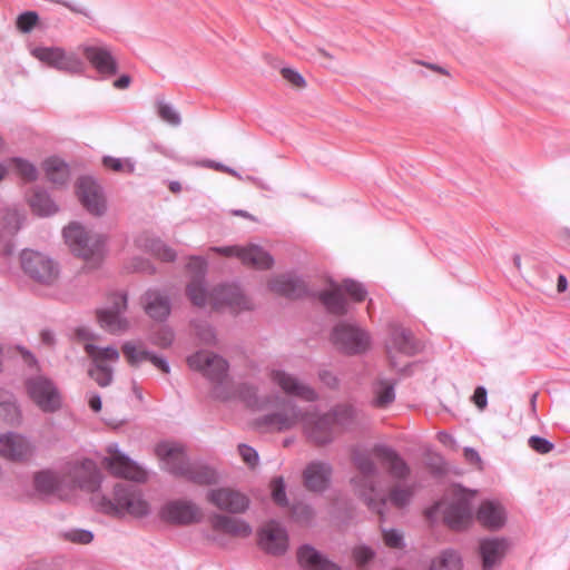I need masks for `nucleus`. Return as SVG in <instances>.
<instances>
[{"mask_svg":"<svg viewBox=\"0 0 570 570\" xmlns=\"http://www.w3.org/2000/svg\"><path fill=\"white\" fill-rule=\"evenodd\" d=\"M187 364L193 371L202 373V375L213 384L212 394L220 401H228L236 395L253 410H264L269 402L268 397H261L254 386L242 384L234 392L228 382V362L220 355L208 352L198 351L187 357Z\"/></svg>","mask_w":570,"mask_h":570,"instance_id":"f257e3e1","label":"nucleus"},{"mask_svg":"<svg viewBox=\"0 0 570 570\" xmlns=\"http://www.w3.org/2000/svg\"><path fill=\"white\" fill-rule=\"evenodd\" d=\"M297 423L303 424L307 440L316 445H326L334 441L335 432L331 415L327 413L303 412L294 402H284L281 411L266 414L257 420L258 426L277 431H287Z\"/></svg>","mask_w":570,"mask_h":570,"instance_id":"f03ea898","label":"nucleus"},{"mask_svg":"<svg viewBox=\"0 0 570 570\" xmlns=\"http://www.w3.org/2000/svg\"><path fill=\"white\" fill-rule=\"evenodd\" d=\"M156 454L160 459L163 469L175 476L199 484L209 485L217 482L218 474L215 469L200 461H189L181 444L175 442H160L156 445Z\"/></svg>","mask_w":570,"mask_h":570,"instance_id":"7ed1b4c3","label":"nucleus"},{"mask_svg":"<svg viewBox=\"0 0 570 570\" xmlns=\"http://www.w3.org/2000/svg\"><path fill=\"white\" fill-rule=\"evenodd\" d=\"M354 464L361 472V476L353 478V483L358 495L364 500L365 504L372 510L383 515L386 507V500L380 497L373 480L377 475V468L372 458L365 452H355L353 455Z\"/></svg>","mask_w":570,"mask_h":570,"instance_id":"20e7f679","label":"nucleus"},{"mask_svg":"<svg viewBox=\"0 0 570 570\" xmlns=\"http://www.w3.org/2000/svg\"><path fill=\"white\" fill-rule=\"evenodd\" d=\"M63 237L71 252L86 259L101 258L106 237L100 234H91L79 223H70L63 228Z\"/></svg>","mask_w":570,"mask_h":570,"instance_id":"39448f33","label":"nucleus"},{"mask_svg":"<svg viewBox=\"0 0 570 570\" xmlns=\"http://www.w3.org/2000/svg\"><path fill=\"white\" fill-rule=\"evenodd\" d=\"M100 507L104 511L114 514L128 513L145 517L149 513V504L142 499L134 485L117 483L114 488V500L102 498Z\"/></svg>","mask_w":570,"mask_h":570,"instance_id":"423d86ee","label":"nucleus"},{"mask_svg":"<svg viewBox=\"0 0 570 570\" xmlns=\"http://www.w3.org/2000/svg\"><path fill=\"white\" fill-rule=\"evenodd\" d=\"M31 53L36 59L58 71L69 75H82L86 71V63L80 56L61 47H37Z\"/></svg>","mask_w":570,"mask_h":570,"instance_id":"0eeeda50","label":"nucleus"},{"mask_svg":"<svg viewBox=\"0 0 570 570\" xmlns=\"http://www.w3.org/2000/svg\"><path fill=\"white\" fill-rule=\"evenodd\" d=\"M32 402L45 413H55L62 406L61 394L56 384L43 375L30 376L24 382Z\"/></svg>","mask_w":570,"mask_h":570,"instance_id":"6e6552de","label":"nucleus"},{"mask_svg":"<svg viewBox=\"0 0 570 570\" xmlns=\"http://www.w3.org/2000/svg\"><path fill=\"white\" fill-rule=\"evenodd\" d=\"M78 50L99 73L101 79H109L118 72V60L112 48L106 42L94 39L81 43Z\"/></svg>","mask_w":570,"mask_h":570,"instance_id":"1a4fd4ad","label":"nucleus"},{"mask_svg":"<svg viewBox=\"0 0 570 570\" xmlns=\"http://www.w3.org/2000/svg\"><path fill=\"white\" fill-rule=\"evenodd\" d=\"M334 345L345 354L354 355L365 352L370 346V335L355 324L338 323L332 332Z\"/></svg>","mask_w":570,"mask_h":570,"instance_id":"9d476101","label":"nucleus"},{"mask_svg":"<svg viewBox=\"0 0 570 570\" xmlns=\"http://www.w3.org/2000/svg\"><path fill=\"white\" fill-rule=\"evenodd\" d=\"M210 250L226 257H237L244 265L258 269H268L274 265L273 256L259 245L248 246H214Z\"/></svg>","mask_w":570,"mask_h":570,"instance_id":"9b49d317","label":"nucleus"},{"mask_svg":"<svg viewBox=\"0 0 570 570\" xmlns=\"http://www.w3.org/2000/svg\"><path fill=\"white\" fill-rule=\"evenodd\" d=\"M107 452L110 454V458H106L105 462L114 475L135 482H145L147 480L146 470L127 454L122 453L117 443L108 444Z\"/></svg>","mask_w":570,"mask_h":570,"instance_id":"f8f14e48","label":"nucleus"},{"mask_svg":"<svg viewBox=\"0 0 570 570\" xmlns=\"http://www.w3.org/2000/svg\"><path fill=\"white\" fill-rule=\"evenodd\" d=\"M20 258L24 273L39 283L49 284L58 275L53 261L42 253L23 249Z\"/></svg>","mask_w":570,"mask_h":570,"instance_id":"ddd939ff","label":"nucleus"},{"mask_svg":"<svg viewBox=\"0 0 570 570\" xmlns=\"http://www.w3.org/2000/svg\"><path fill=\"white\" fill-rule=\"evenodd\" d=\"M66 474L78 488L88 492L98 491L102 480L96 462L91 459L68 462Z\"/></svg>","mask_w":570,"mask_h":570,"instance_id":"4468645a","label":"nucleus"},{"mask_svg":"<svg viewBox=\"0 0 570 570\" xmlns=\"http://www.w3.org/2000/svg\"><path fill=\"white\" fill-rule=\"evenodd\" d=\"M214 308L228 307L233 312L250 311L252 301L243 293L237 283H225L214 287L210 293Z\"/></svg>","mask_w":570,"mask_h":570,"instance_id":"2eb2a0df","label":"nucleus"},{"mask_svg":"<svg viewBox=\"0 0 570 570\" xmlns=\"http://www.w3.org/2000/svg\"><path fill=\"white\" fill-rule=\"evenodd\" d=\"M36 445L26 435L8 432L0 434V455L13 462H26L35 456Z\"/></svg>","mask_w":570,"mask_h":570,"instance_id":"dca6fc26","label":"nucleus"},{"mask_svg":"<svg viewBox=\"0 0 570 570\" xmlns=\"http://www.w3.org/2000/svg\"><path fill=\"white\" fill-rule=\"evenodd\" d=\"M77 196L82 206L92 215L101 216L106 212V200L101 186L90 176H82L76 184Z\"/></svg>","mask_w":570,"mask_h":570,"instance_id":"f3484780","label":"nucleus"},{"mask_svg":"<svg viewBox=\"0 0 570 570\" xmlns=\"http://www.w3.org/2000/svg\"><path fill=\"white\" fill-rule=\"evenodd\" d=\"M128 297L126 293H116L112 304L108 308L98 312L100 326L111 334L122 333L128 328V321L122 316L127 308Z\"/></svg>","mask_w":570,"mask_h":570,"instance_id":"a211bd4d","label":"nucleus"},{"mask_svg":"<svg viewBox=\"0 0 570 570\" xmlns=\"http://www.w3.org/2000/svg\"><path fill=\"white\" fill-rule=\"evenodd\" d=\"M159 515L168 523L186 525L199 521L200 510L191 501L173 500L161 507Z\"/></svg>","mask_w":570,"mask_h":570,"instance_id":"6ab92c4d","label":"nucleus"},{"mask_svg":"<svg viewBox=\"0 0 570 570\" xmlns=\"http://www.w3.org/2000/svg\"><path fill=\"white\" fill-rule=\"evenodd\" d=\"M207 500L217 509L233 514L243 513L249 507V500L245 494L228 488L209 490Z\"/></svg>","mask_w":570,"mask_h":570,"instance_id":"aec40b11","label":"nucleus"},{"mask_svg":"<svg viewBox=\"0 0 570 570\" xmlns=\"http://www.w3.org/2000/svg\"><path fill=\"white\" fill-rule=\"evenodd\" d=\"M444 522L453 530L466 529L473 520L472 503L469 495H460L443 510Z\"/></svg>","mask_w":570,"mask_h":570,"instance_id":"412c9836","label":"nucleus"},{"mask_svg":"<svg viewBox=\"0 0 570 570\" xmlns=\"http://www.w3.org/2000/svg\"><path fill=\"white\" fill-rule=\"evenodd\" d=\"M272 380L287 395L299 397L306 402H315L318 400V394L313 387L283 370L273 371Z\"/></svg>","mask_w":570,"mask_h":570,"instance_id":"4be33fe9","label":"nucleus"},{"mask_svg":"<svg viewBox=\"0 0 570 570\" xmlns=\"http://www.w3.org/2000/svg\"><path fill=\"white\" fill-rule=\"evenodd\" d=\"M373 452L383 466L386 468L390 476L394 480L404 481L411 473L406 461L391 446L376 444Z\"/></svg>","mask_w":570,"mask_h":570,"instance_id":"5701e85b","label":"nucleus"},{"mask_svg":"<svg viewBox=\"0 0 570 570\" xmlns=\"http://www.w3.org/2000/svg\"><path fill=\"white\" fill-rule=\"evenodd\" d=\"M509 549V541L505 538L488 537L479 541V554L482 560L483 570H493L504 559Z\"/></svg>","mask_w":570,"mask_h":570,"instance_id":"b1692460","label":"nucleus"},{"mask_svg":"<svg viewBox=\"0 0 570 570\" xmlns=\"http://www.w3.org/2000/svg\"><path fill=\"white\" fill-rule=\"evenodd\" d=\"M386 348L391 365L395 367L396 364L392 355L393 351L405 355H413L419 351V345L409 330L393 323L390 325V338L386 343Z\"/></svg>","mask_w":570,"mask_h":570,"instance_id":"393cba45","label":"nucleus"},{"mask_svg":"<svg viewBox=\"0 0 570 570\" xmlns=\"http://www.w3.org/2000/svg\"><path fill=\"white\" fill-rule=\"evenodd\" d=\"M146 314L157 322H165L171 312L170 296L166 291L149 288L144 295Z\"/></svg>","mask_w":570,"mask_h":570,"instance_id":"a878e982","label":"nucleus"},{"mask_svg":"<svg viewBox=\"0 0 570 570\" xmlns=\"http://www.w3.org/2000/svg\"><path fill=\"white\" fill-rule=\"evenodd\" d=\"M332 465L325 461H312L303 472L304 485L313 492H324L331 483Z\"/></svg>","mask_w":570,"mask_h":570,"instance_id":"bb28decb","label":"nucleus"},{"mask_svg":"<svg viewBox=\"0 0 570 570\" xmlns=\"http://www.w3.org/2000/svg\"><path fill=\"white\" fill-rule=\"evenodd\" d=\"M259 546L271 554L281 556L288 548V534L285 528L272 522L259 531Z\"/></svg>","mask_w":570,"mask_h":570,"instance_id":"cd10ccee","label":"nucleus"},{"mask_svg":"<svg viewBox=\"0 0 570 570\" xmlns=\"http://www.w3.org/2000/svg\"><path fill=\"white\" fill-rule=\"evenodd\" d=\"M268 287L272 292L287 298H299L307 293L305 282L293 274H282L273 277Z\"/></svg>","mask_w":570,"mask_h":570,"instance_id":"c85d7f7f","label":"nucleus"},{"mask_svg":"<svg viewBox=\"0 0 570 570\" xmlns=\"http://www.w3.org/2000/svg\"><path fill=\"white\" fill-rule=\"evenodd\" d=\"M193 266L198 269L200 276L188 283L186 294L195 306L203 307L210 297L205 282L206 261L202 257H194L189 263V267Z\"/></svg>","mask_w":570,"mask_h":570,"instance_id":"c756f323","label":"nucleus"},{"mask_svg":"<svg viewBox=\"0 0 570 570\" xmlns=\"http://www.w3.org/2000/svg\"><path fill=\"white\" fill-rule=\"evenodd\" d=\"M297 560L304 570H341L337 564L311 544H303L298 548Z\"/></svg>","mask_w":570,"mask_h":570,"instance_id":"7c9ffc66","label":"nucleus"},{"mask_svg":"<svg viewBox=\"0 0 570 570\" xmlns=\"http://www.w3.org/2000/svg\"><path fill=\"white\" fill-rule=\"evenodd\" d=\"M476 520L490 530L501 529L507 521L504 508L495 501H483L475 514Z\"/></svg>","mask_w":570,"mask_h":570,"instance_id":"2f4dec72","label":"nucleus"},{"mask_svg":"<svg viewBox=\"0 0 570 570\" xmlns=\"http://www.w3.org/2000/svg\"><path fill=\"white\" fill-rule=\"evenodd\" d=\"M122 352L131 365H139L140 363L148 361L163 373L167 374L170 372L169 362L164 356L148 350H137L130 342L124 344Z\"/></svg>","mask_w":570,"mask_h":570,"instance_id":"473e14b6","label":"nucleus"},{"mask_svg":"<svg viewBox=\"0 0 570 570\" xmlns=\"http://www.w3.org/2000/svg\"><path fill=\"white\" fill-rule=\"evenodd\" d=\"M213 529L230 535L248 537L252 533L250 525L240 519L215 513L210 518Z\"/></svg>","mask_w":570,"mask_h":570,"instance_id":"72a5a7b5","label":"nucleus"},{"mask_svg":"<svg viewBox=\"0 0 570 570\" xmlns=\"http://www.w3.org/2000/svg\"><path fill=\"white\" fill-rule=\"evenodd\" d=\"M396 381L380 377L372 385L373 399L371 404L377 409H385L395 401Z\"/></svg>","mask_w":570,"mask_h":570,"instance_id":"f704fd0d","label":"nucleus"},{"mask_svg":"<svg viewBox=\"0 0 570 570\" xmlns=\"http://www.w3.org/2000/svg\"><path fill=\"white\" fill-rule=\"evenodd\" d=\"M137 245L144 250L150 253L155 257L164 262H174L176 259V252L167 246L159 238L142 235L137 239Z\"/></svg>","mask_w":570,"mask_h":570,"instance_id":"c9c22d12","label":"nucleus"},{"mask_svg":"<svg viewBox=\"0 0 570 570\" xmlns=\"http://www.w3.org/2000/svg\"><path fill=\"white\" fill-rule=\"evenodd\" d=\"M48 180L57 186H65L70 179V169L59 157H50L42 164Z\"/></svg>","mask_w":570,"mask_h":570,"instance_id":"e433bc0d","label":"nucleus"},{"mask_svg":"<svg viewBox=\"0 0 570 570\" xmlns=\"http://www.w3.org/2000/svg\"><path fill=\"white\" fill-rule=\"evenodd\" d=\"M32 212L39 216L47 217L58 212L57 204L51 199L47 190L35 187L29 198Z\"/></svg>","mask_w":570,"mask_h":570,"instance_id":"4c0bfd02","label":"nucleus"},{"mask_svg":"<svg viewBox=\"0 0 570 570\" xmlns=\"http://www.w3.org/2000/svg\"><path fill=\"white\" fill-rule=\"evenodd\" d=\"M320 299L332 314L344 315L348 311V304L341 293V288L322 292Z\"/></svg>","mask_w":570,"mask_h":570,"instance_id":"58836bf2","label":"nucleus"},{"mask_svg":"<svg viewBox=\"0 0 570 570\" xmlns=\"http://www.w3.org/2000/svg\"><path fill=\"white\" fill-rule=\"evenodd\" d=\"M327 414L331 415L333 424H337L344 429L350 428L357 417V409L347 403L333 406Z\"/></svg>","mask_w":570,"mask_h":570,"instance_id":"ea45409f","label":"nucleus"},{"mask_svg":"<svg viewBox=\"0 0 570 570\" xmlns=\"http://www.w3.org/2000/svg\"><path fill=\"white\" fill-rule=\"evenodd\" d=\"M462 559L461 556L452 550H444L441 556L432 561L430 570H461Z\"/></svg>","mask_w":570,"mask_h":570,"instance_id":"a19ab883","label":"nucleus"},{"mask_svg":"<svg viewBox=\"0 0 570 570\" xmlns=\"http://www.w3.org/2000/svg\"><path fill=\"white\" fill-rule=\"evenodd\" d=\"M85 351L92 360V363H102L104 361L117 362L119 360V352L114 346L99 347L92 343H86Z\"/></svg>","mask_w":570,"mask_h":570,"instance_id":"79ce46f5","label":"nucleus"},{"mask_svg":"<svg viewBox=\"0 0 570 570\" xmlns=\"http://www.w3.org/2000/svg\"><path fill=\"white\" fill-rule=\"evenodd\" d=\"M156 109L158 117L168 125L177 127L181 124L180 114L170 102H167L164 97H156Z\"/></svg>","mask_w":570,"mask_h":570,"instance_id":"37998d69","label":"nucleus"},{"mask_svg":"<svg viewBox=\"0 0 570 570\" xmlns=\"http://www.w3.org/2000/svg\"><path fill=\"white\" fill-rule=\"evenodd\" d=\"M414 491V485H394L389 492V500L396 508H404L410 504Z\"/></svg>","mask_w":570,"mask_h":570,"instance_id":"c03bdc74","label":"nucleus"},{"mask_svg":"<svg viewBox=\"0 0 570 570\" xmlns=\"http://www.w3.org/2000/svg\"><path fill=\"white\" fill-rule=\"evenodd\" d=\"M33 484L37 492L41 494H51L58 488V480L50 471H40L35 474Z\"/></svg>","mask_w":570,"mask_h":570,"instance_id":"a18cd8bd","label":"nucleus"},{"mask_svg":"<svg viewBox=\"0 0 570 570\" xmlns=\"http://www.w3.org/2000/svg\"><path fill=\"white\" fill-rule=\"evenodd\" d=\"M9 167H13L17 174L20 175L27 181H33L38 177L37 167L32 163L23 158L13 157L9 159Z\"/></svg>","mask_w":570,"mask_h":570,"instance_id":"49530a36","label":"nucleus"},{"mask_svg":"<svg viewBox=\"0 0 570 570\" xmlns=\"http://www.w3.org/2000/svg\"><path fill=\"white\" fill-rule=\"evenodd\" d=\"M88 374L101 387L110 385L114 377L112 368L104 363H92Z\"/></svg>","mask_w":570,"mask_h":570,"instance_id":"de8ad7c7","label":"nucleus"},{"mask_svg":"<svg viewBox=\"0 0 570 570\" xmlns=\"http://www.w3.org/2000/svg\"><path fill=\"white\" fill-rule=\"evenodd\" d=\"M0 416L10 424L19 423L21 420L20 407L13 396L0 402Z\"/></svg>","mask_w":570,"mask_h":570,"instance_id":"09e8293b","label":"nucleus"},{"mask_svg":"<svg viewBox=\"0 0 570 570\" xmlns=\"http://www.w3.org/2000/svg\"><path fill=\"white\" fill-rule=\"evenodd\" d=\"M102 165L106 168L117 173L131 174L135 171V161L130 158L122 159L112 156H104Z\"/></svg>","mask_w":570,"mask_h":570,"instance_id":"8fccbe9b","label":"nucleus"},{"mask_svg":"<svg viewBox=\"0 0 570 570\" xmlns=\"http://www.w3.org/2000/svg\"><path fill=\"white\" fill-rule=\"evenodd\" d=\"M342 288L355 301L363 302L366 298L367 289L365 286L351 278L343 281Z\"/></svg>","mask_w":570,"mask_h":570,"instance_id":"3c124183","label":"nucleus"},{"mask_svg":"<svg viewBox=\"0 0 570 570\" xmlns=\"http://www.w3.org/2000/svg\"><path fill=\"white\" fill-rule=\"evenodd\" d=\"M528 445L531 450L539 454H548L554 449L553 442L540 435L530 436L528 439Z\"/></svg>","mask_w":570,"mask_h":570,"instance_id":"603ef678","label":"nucleus"},{"mask_svg":"<svg viewBox=\"0 0 570 570\" xmlns=\"http://www.w3.org/2000/svg\"><path fill=\"white\" fill-rule=\"evenodd\" d=\"M383 541L385 546L392 549H402L404 543L403 533L396 529H383Z\"/></svg>","mask_w":570,"mask_h":570,"instance_id":"864d4df0","label":"nucleus"},{"mask_svg":"<svg viewBox=\"0 0 570 570\" xmlns=\"http://www.w3.org/2000/svg\"><path fill=\"white\" fill-rule=\"evenodd\" d=\"M38 19H39V17H38L37 12L24 11L21 14H19L17 18V28L20 31L28 33L35 28V26L38 22Z\"/></svg>","mask_w":570,"mask_h":570,"instance_id":"5fc2aeb1","label":"nucleus"},{"mask_svg":"<svg viewBox=\"0 0 570 570\" xmlns=\"http://www.w3.org/2000/svg\"><path fill=\"white\" fill-rule=\"evenodd\" d=\"M272 497L275 503H277L281 507H286L288 504L285 491V483L282 476L274 479Z\"/></svg>","mask_w":570,"mask_h":570,"instance_id":"6e6d98bb","label":"nucleus"},{"mask_svg":"<svg viewBox=\"0 0 570 570\" xmlns=\"http://www.w3.org/2000/svg\"><path fill=\"white\" fill-rule=\"evenodd\" d=\"M65 538L71 542L87 544L94 540V534L89 530L72 529L65 533Z\"/></svg>","mask_w":570,"mask_h":570,"instance_id":"4d7b16f0","label":"nucleus"},{"mask_svg":"<svg viewBox=\"0 0 570 570\" xmlns=\"http://www.w3.org/2000/svg\"><path fill=\"white\" fill-rule=\"evenodd\" d=\"M195 328H196V333H197L198 337L204 343L212 344L215 342L216 334H215L214 328L209 324H207V323L197 324V325H195Z\"/></svg>","mask_w":570,"mask_h":570,"instance_id":"13d9d810","label":"nucleus"},{"mask_svg":"<svg viewBox=\"0 0 570 570\" xmlns=\"http://www.w3.org/2000/svg\"><path fill=\"white\" fill-rule=\"evenodd\" d=\"M238 452L244 462H246L249 466H254L257 464L258 453L254 448L247 444H239Z\"/></svg>","mask_w":570,"mask_h":570,"instance_id":"bf43d9fd","label":"nucleus"},{"mask_svg":"<svg viewBox=\"0 0 570 570\" xmlns=\"http://www.w3.org/2000/svg\"><path fill=\"white\" fill-rule=\"evenodd\" d=\"M282 76L285 80L291 82L293 86L303 87L305 86L304 77L292 68H282Z\"/></svg>","mask_w":570,"mask_h":570,"instance_id":"052dcab7","label":"nucleus"},{"mask_svg":"<svg viewBox=\"0 0 570 570\" xmlns=\"http://www.w3.org/2000/svg\"><path fill=\"white\" fill-rule=\"evenodd\" d=\"M354 558L360 564H366L374 557V551L365 546L357 547L354 549Z\"/></svg>","mask_w":570,"mask_h":570,"instance_id":"680f3d73","label":"nucleus"},{"mask_svg":"<svg viewBox=\"0 0 570 570\" xmlns=\"http://www.w3.org/2000/svg\"><path fill=\"white\" fill-rule=\"evenodd\" d=\"M320 381L325 384L330 389H337L338 386V379L336 375L328 371V370H321L318 372Z\"/></svg>","mask_w":570,"mask_h":570,"instance_id":"e2e57ef3","label":"nucleus"},{"mask_svg":"<svg viewBox=\"0 0 570 570\" xmlns=\"http://www.w3.org/2000/svg\"><path fill=\"white\" fill-rule=\"evenodd\" d=\"M474 404L483 410L488 405V392L484 386H478L472 395Z\"/></svg>","mask_w":570,"mask_h":570,"instance_id":"0e129e2a","label":"nucleus"},{"mask_svg":"<svg viewBox=\"0 0 570 570\" xmlns=\"http://www.w3.org/2000/svg\"><path fill=\"white\" fill-rule=\"evenodd\" d=\"M174 341V332L168 328H161L155 336V342L161 346H169Z\"/></svg>","mask_w":570,"mask_h":570,"instance_id":"69168bd1","label":"nucleus"},{"mask_svg":"<svg viewBox=\"0 0 570 570\" xmlns=\"http://www.w3.org/2000/svg\"><path fill=\"white\" fill-rule=\"evenodd\" d=\"M57 3L62 4L63 7L68 8L70 11L83 14L86 17H89V11L80 3L69 0H56Z\"/></svg>","mask_w":570,"mask_h":570,"instance_id":"338daca9","label":"nucleus"},{"mask_svg":"<svg viewBox=\"0 0 570 570\" xmlns=\"http://www.w3.org/2000/svg\"><path fill=\"white\" fill-rule=\"evenodd\" d=\"M204 165L208 168H214L216 170H220V171H224V173H228L235 177H238L240 178V175L233 168L228 167V166H225L224 164L222 163H217V161H214V160H205L204 161Z\"/></svg>","mask_w":570,"mask_h":570,"instance_id":"774afa93","label":"nucleus"}]
</instances>
